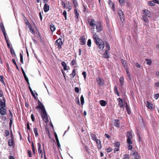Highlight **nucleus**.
I'll use <instances>...</instances> for the list:
<instances>
[{"label":"nucleus","mask_w":159,"mask_h":159,"mask_svg":"<svg viewBox=\"0 0 159 159\" xmlns=\"http://www.w3.org/2000/svg\"><path fill=\"white\" fill-rule=\"evenodd\" d=\"M20 61L22 64L23 63V56L21 53L20 54Z\"/></svg>","instance_id":"8fccbe9b"},{"label":"nucleus","mask_w":159,"mask_h":159,"mask_svg":"<svg viewBox=\"0 0 159 159\" xmlns=\"http://www.w3.org/2000/svg\"><path fill=\"white\" fill-rule=\"evenodd\" d=\"M87 44L88 46L89 47H90L91 46V41L90 39H88L87 42Z\"/></svg>","instance_id":"a18cd8bd"},{"label":"nucleus","mask_w":159,"mask_h":159,"mask_svg":"<svg viewBox=\"0 0 159 159\" xmlns=\"http://www.w3.org/2000/svg\"><path fill=\"white\" fill-rule=\"evenodd\" d=\"M103 57L106 58H107L109 57L107 53H104L103 55Z\"/></svg>","instance_id":"3c124183"},{"label":"nucleus","mask_w":159,"mask_h":159,"mask_svg":"<svg viewBox=\"0 0 159 159\" xmlns=\"http://www.w3.org/2000/svg\"><path fill=\"white\" fill-rule=\"evenodd\" d=\"M51 31L53 32L56 30V28L55 25L53 24H51L50 26Z\"/></svg>","instance_id":"bb28decb"},{"label":"nucleus","mask_w":159,"mask_h":159,"mask_svg":"<svg viewBox=\"0 0 159 159\" xmlns=\"http://www.w3.org/2000/svg\"><path fill=\"white\" fill-rule=\"evenodd\" d=\"M0 107H5V98H3V101L0 99Z\"/></svg>","instance_id":"9d476101"},{"label":"nucleus","mask_w":159,"mask_h":159,"mask_svg":"<svg viewBox=\"0 0 159 159\" xmlns=\"http://www.w3.org/2000/svg\"><path fill=\"white\" fill-rule=\"evenodd\" d=\"M23 76L24 77V78L25 81L27 82L28 84V85H30V84L29 82V79H28V78L27 77V76L26 75H24Z\"/></svg>","instance_id":"4c0bfd02"},{"label":"nucleus","mask_w":159,"mask_h":159,"mask_svg":"<svg viewBox=\"0 0 159 159\" xmlns=\"http://www.w3.org/2000/svg\"><path fill=\"white\" fill-rule=\"evenodd\" d=\"M94 22L95 20L94 19H91L90 22L89 23V25L91 26H93L94 25H95L96 24L94 23Z\"/></svg>","instance_id":"2f4dec72"},{"label":"nucleus","mask_w":159,"mask_h":159,"mask_svg":"<svg viewBox=\"0 0 159 159\" xmlns=\"http://www.w3.org/2000/svg\"><path fill=\"white\" fill-rule=\"evenodd\" d=\"M9 132L8 130H6L5 132V136L7 137L9 135Z\"/></svg>","instance_id":"5fc2aeb1"},{"label":"nucleus","mask_w":159,"mask_h":159,"mask_svg":"<svg viewBox=\"0 0 159 159\" xmlns=\"http://www.w3.org/2000/svg\"><path fill=\"white\" fill-rule=\"evenodd\" d=\"M143 20L146 22H147L148 21V17H150V12L149 11H143Z\"/></svg>","instance_id":"f03ea898"},{"label":"nucleus","mask_w":159,"mask_h":159,"mask_svg":"<svg viewBox=\"0 0 159 159\" xmlns=\"http://www.w3.org/2000/svg\"><path fill=\"white\" fill-rule=\"evenodd\" d=\"M14 143V141L13 139L9 140L8 142V145L10 146L13 145Z\"/></svg>","instance_id":"7c9ffc66"},{"label":"nucleus","mask_w":159,"mask_h":159,"mask_svg":"<svg viewBox=\"0 0 159 159\" xmlns=\"http://www.w3.org/2000/svg\"><path fill=\"white\" fill-rule=\"evenodd\" d=\"M156 3L154 1H149L148 2V4L151 6H153L154 5V3Z\"/></svg>","instance_id":"49530a36"},{"label":"nucleus","mask_w":159,"mask_h":159,"mask_svg":"<svg viewBox=\"0 0 159 159\" xmlns=\"http://www.w3.org/2000/svg\"><path fill=\"white\" fill-rule=\"evenodd\" d=\"M147 107L150 109H152V104L148 102L147 104Z\"/></svg>","instance_id":"f704fd0d"},{"label":"nucleus","mask_w":159,"mask_h":159,"mask_svg":"<svg viewBox=\"0 0 159 159\" xmlns=\"http://www.w3.org/2000/svg\"><path fill=\"white\" fill-rule=\"evenodd\" d=\"M38 106L36 107V109L39 108L43 111V109H45L44 105L41 103V102L39 100L38 101Z\"/></svg>","instance_id":"0eeeda50"},{"label":"nucleus","mask_w":159,"mask_h":159,"mask_svg":"<svg viewBox=\"0 0 159 159\" xmlns=\"http://www.w3.org/2000/svg\"><path fill=\"white\" fill-rule=\"evenodd\" d=\"M123 159H129V155H125L124 156Z\"/></svg>","instance_id":"052dcab7"},{"label":"nucleus","mask_w":159,"mask_h":159,"mask_svg":"<svg viewBox=\"0 0 159 159\" xmlns=\"http://www.w3.org/2000/svg\"><path fill=\"white\" fill-rule=\"evenodd\" d=\"M124 78L123 77H121L119 79V81L121 87H122L123 85L124 84Z\"/></svg>","instance_id":"5701e85b"},{"label":"nucleus","mask_w":159,"mask_h":159,"mask_svg":"<svg viewBox=\"0 0 159 159\" xmlns=\"http://www.w3.org/2000/svg\"><path fill=\"white\" fill-rule=\"evenodd\" d=\"M27 153L29 155V157H32V155H31L32 153H31V151H30V150H28Z\"/></svg>","instance_id":"e2e57ef3"},{"label":"nucleus","mask_w":159,"mask_h":159,"mask_svg":"<svg viewBox=\"0 0 159 159\" xmlns=\"http://www.w3.org/2000/svg\"><path fill=\"white\" fill-rule=\"evenodd\" d=\"M82 75H83L84 79L85 80L86 78V72L85 71H84L82 73Z\"/></svg>","instance_id":"bf43d9fd"},{"label":"nucleus","mask_w":159,"mask_h":159,"mask_svg":"<svg viewBox=\"0 0 159 159\" xmlns=\"http://www.w3.org/2000/svg\"><path fill=\"white\" fill-rule=\"evenodd\" d=\"M114 93L116 94L119 96H120L118 90L117 89V87L116 85L114 86Z\"/></svg>","instance_id":"393cba45"},{"label":"nucleus","mask_w":159,"mask_h":159,"mask_svg":"<svg viewBox=\"0 0 159 159\" xmlns=\"http://www.w3.org/2000/svg\"><path fill=\"white\" fill-rule=\"evenodd\" d=\"M0 119H1V122L4 121L6 120L7 118L6 117L3 116H0Z\"/></svg>","instance_id":"79ce46f5"},{"label":"nucleus","mask_w":159,"mask_h":159,"mask_svg":"<svg viewBox=\"0 0 159 159\" xmlns=\"http://www.w3.org/2000/svg\"><path fill=\"white\" fill-rule=\"evenodd\" d=\"M80 101H81V104L82 105H83L84 104V98L83 95H82L81 96V97H80Z\"/></svg>","instance_id":"37998d69"},{"label":"nucleus","mask_w":159,"mask_h":159,"mask_svg":"<svg viewBox=\"0 0 159 159\" xmlns=\"http://www.w3.org/2000/svg\"><path fill=\"white\" fill-rule=\"evenodd\" d=\"M80 44L82 45H85L86 43V40L84 36H81L80 37Z\"/></svg>","instance_id":"9b49d317"},{"label":"nucleus","mask_w":159,"mask_h":159,"mask_svg":"<svg viewBox=\"0 0 159 159\" xmlns=\"http://www.w3.org/2000/svg\"><path fill=\"white\" fill-rule=\"evenodd\" d=\"M43 8L44 10H49V6L47 4L44 5Z\"/></svg>","instance_id":"e433bc0d"},{"label":"nucleus","mask_w":159,"mask_h":159,"mask_svg":"<svg viewBox=\"0 0 159 159\" xmlns=\"http://www.w3.org/2000/svg\"><path fill=\"white\" fill-rule=\"evenodd\" d=\"M38 151L39 154H41V157H43V153H42V150L41 149V145L39 143H38Z\"/></svg>","instance_id":"4468645a"},{"label":"nucleus","mask_w":159,"mask_h":159,"mask_svg":"<svg viewBox=\"0 0 159 159\" xmlns=\"http://www.w3.org/2000/svg\"><path fill=\"white\" fill-rule=\"evenodd\" d=\"M71 76V77L73 78L75 75V70L74 69L72 70V73L70 75Z\"/></svg>","instance_id":"c9c22d12"},{"label":"nucleus","mask_w":159,"mask_h":159,"mask_svg":"<svg viewBox=\"0 0 159 159\" xmlns=\"http://www.w3.org/2000/svg\"><path fill=\"white\" fill-rule=\"evenodd\" d=\"M106 43L105 46H106V48H107V50H109L110 48L109 45L106 42Z\"/></svg>","instance_id":"603ef678"},{"label":"nucleus","mask_w":159,"mask_h":159,"mask_svg":"<svg viewBox=\"0 0 159 159\" xmlns=\"http://www.w3.org/2000/svg\"><path fill=\"white\" fill-rule=\"evenodd\" d=\"M96 142V143L97 144V146H98V148L99 149H100L102 147H101V141L100 140H99V139H98V140H97L96 141H95Z\"/></svg>","instance_id":"a878e982"},{"label":"nucleus","mask_w":159,"mask_h":159,"mask_svg":"<svg viewBox=\"0 0 159 159\" xmlns=\"http://www.w3.org/2000/svg\"><path fill=\"white\" fill-rule=\"evenodd\" d=\"M130 155L134 157L135 159H139V155L138 153L136 152H134L133 151L131 153Z\"/></svg>","instance_id":"423d86ee"},{"label":"nucleus","mask_w":159,"mask_h":159,"mask_svg":"<svg viewBox=\"0 0 159 159\" xmlns=\"http://www.w3.org/2000/svg\"><path fill=\"white\" fill-rule=\"evenodd\" d=\"M108 3L109 6L111 7V9L114 10L115 8L114 3L111 0H108Z\"/></svg>","instance_id":"f8f14e48"},{"label":"nucleus","mask_w":159,"mask_h":159,"mask_svg":"<svg viewBox=\"0 0 159 159\" xmlns=\"http://www.w3.org/2000/svg\"><path fill=\"white\" fill-rule=\"evenodd\" d=\"M97 81L98 82V84L99 86H102L104 83L103 80L101 78L98 77L96 79Z\"/></svg>","instance_id":"6e6552de"},{"label":"nucleus","mask_w":159,"mask_h":159,"mask_svg":"<svg viewBox=\"0 0 159 159\" xmlns=\"http://www.w3.org/2000/svg\"><path fill=\"white\" fill-rule=\"evenodd\" d=\"M41 116L46 123L48 122V115L45 109H43V111H42Z\"/></svg>","instance_id":"7ed1b4c3"},{"label":"nucleus","mask_w":159,"mask_h":159,"mask_svg":"<svg viewBox=\"0 0 159 159\" xmlns=\"http://www.w3.org/2000/svg\"><path fill=\"white\" fill-rule=\"evenodd\" d=\"M93 38L98 48L100 51L102 50L104 47V42L99 38L98 36L96 34L93 35Z\"/></svg>","instance_id":"f257e3e1"},{"label":"nucleus","mask_w":159,"mask_h":159,"mask_svg":"<svg viewBox=\"0 0 159 159\" xmlns=\"http://www.w3.org/2000/svg\"><path fill=\"white\" fill-rule=\"evenodd\" d=\"M29 27L30 28V32L32 33H34V30L32 29V28L30 26H29Z\"/></svg>","instance_id":"774afa93"},{"label":"nucleus","mask_w":159,"mask_h":159,"mask_svg":"<svg viewBox=\"0 0 159 159\" xmlns=\"http://www.w3.org/2000/svg\"><path fill=\"white\" fill-rule=\"evenodd\" d=\"M3 35H4V38L5 39V40H6V41H8V39L7 38V36H6V32H4V33H3Z\"/></svg>","instance_id":"13d9d810"},{"label":"nucleus","mask_w":159,"mask_h":159,"mask_svg":"<svg viewBox=\"0 0 159 159\" xmlns=\"http://www.w3.org/2000/svg\"><path fill=\"white\" fill-rule=\"evenodd\" d=\"M120 145V143L119 142H116L115 143L114 146L116 148H119Z\"/></svg>","instance_id":"c03bdc74"},{"label":"nucleus","mask_w":159,"mask_h":159,"mask_svg":"<svg viewBox=\"0 0 159 159\" xmlns=\"http://www.w3.org/2000/svg\"><path fill=\"white\" fill-rule=\"evenodd\" d=\"M96 29L97 32H100L102 30V28L100 23H98L96 25Z\"/></svg>","instance_id":"1a4fd4ad"},{"label":"nucleus","mask_w":159,"mask_h":159,"mask_svg":"<svg viewBox=\"0 0 159 159\" xmlns=\"http://www.w3.org/2000/svg\"><path fill=\"white\" fill-rule=\"evenodd\" d=\"M114 125L117 127H120V122L119 120L116 119L114 120Z\"/></svg>","instance_id":"a211bd4d"},{"label":"nucleus","mask_w":159,"mask_h":159,"mask_svg":"<svg viewBox=\"0 0 159 159\" xmlns=\"http://www.w3.org/2000/svg\"><path fill=\"white\" fill-rule=\"evenodd\" d=\"M61 5L63 7V8L64 9L66 7V5L65 3L63 1H61Z\"/></svg>","instance_id":"680f3d73"},{"label":"nucleus","mask_w":159,"mask_h":159,"mask_svg":"<svg viewBox=\"0 0 159 159\" xmlns=\"http://www.w3.org/2000/svg\"><path fill=\"white\" fill-rule=\"evenodd\" d=\"M61 64L62 65V66H63L64 68V70H67V65L66 63L64 62V61L62 62L61 63Z\"/></svg>","instance_id":"c756f323"},{"label":"nucleus","mask_w":159,"mask_h":159,"mask_svg":"<svg viewBox=\"0 0 159 159\" xmlns=\"http://www.w3.org/2000/svg\"><path fill=\"white\" fill-rule=\"evenodd\" d=\"M126 108L127 111V113L129 114H130L131 113V111L130 110V107L128 106L127 104L126 106Z\"/></svg>","instance_id":"72a5a7b5"},{"label":"nucleus","mask_w":159,"mask_h":159,"mask_svg":"<svg viewBox=\"0 0 159 159\" xmlns=\"http://www.w3.org/2000/svg\"><path fill=\"white\" fill-rule=\"evenodd\" d=\"M75 92L78 93L79 92V89L78 87H76L75 88Z\"/></svg>","instance_id":"338daca9"},{"label":"nucleus","mask_w":159,"mask_h":159,"mask_svg":"<svg viewBox=\"0 0 159 159\" xmlns=\"http://www.w3.org/2000/svg\"><path fill=\"white\" fill-rule=\"evenodd\" d=\"M56 141L57 143V147L59 149L61 148V145L59 142L58 139H56Z\"/></svg>","instance_id":"de8ad7c7"},{"label":"nucleus","mask_w":159,"mask_h":159,"mask_svg":"<svg viewBox=\"0 0 159 159\" xmlns=\"http://www.w3.org/2000/svg\"><path fill=\"white\" fill-rule=\"evenodd\" d=\"M23 76L24 77V78L25 81L27 82L28 84V85H30V84L29 82V79H28V78L27 77V76L26 75H24Z\"/></svg>","instance_id":"58836bf2"},{"label":"nucleus","mask_w":159,"mask_h":159,"mask_svg":"<svg viewBox=\"0 0 159 159\" xmlns=\"http://www.w3.org/2000/svg\"><path fill=\"white\" fill-rule=\"evenodd\" d=\"M119 102V106L120 107H122L123 106V100L122 99L120 98H119L118 99Z\"/></svg>","instance_id":"6ab92c4d"},{"label":"nucleus","mask_w":159,"mask_h":159,"mask_svg":"<svg viewBox=\"0 0 159 159\" xmlns=\"http://www.w3.org/2000/svg\"><path fill=\"white\" fill-rule=\"evenodd\" d=\"M66 8L69 9V10H71L72 8V6L70 4L69 2H66Z\"/></svg>","instance_id":"b1692460"},{"label":"nucleus","mask_w":159,"mask_h":159,"mask_svg":"<svg viewBox=\"0 0 159 159\" xmlns=\"http://www.w3.org/2000/svg\"><path fill=\"white\" fill-rule=\"evenodd\" d=\"M105 150L107 152H109L112 151V149L111 148H108L105 149Z\"/></svg>","instance_id":"09e8293b"},{"label":"nucleus","mask_w":159,"mask_h":159,"mask_svg":"<svg viewBox=\"0 0 159 159\" xmlns=\"http://www.w3.org/2000/svg\"><path fill=\"white\" fill-rule=\"evenodd\" d=\"M31 120L33 121H34L35 120V118L34 116V115L33 114H32L31 116Z\"/></svg>","instance_id":"0e129e2a"},{"label":"nucleus","mask_w":159,"mask_h":159,"mask_svg":"<svg viewBox=\"0 0 159 159\" xmlns=\"http://www.w3.org/2000/svg\"><path fill=\"white\" fill-rule=\"evenodd\" d=\"M118 13L121 21L123 22L125 20V16L122 11H118Z\"/></svg>","instance_id":"39448f33"},{"label":"nucleus","mask_w":159,"mask_h":159,"mask_svg":"<svg viewBox=\"0 0 159 159\" xmlns=\"http://www.w3.org/2000/svg\"><path fill=\"white\" fill-rule=\"evenodd\" d=\"M34 132L35 134V137H37L38 135V129L37 128H35L34 129Z\"/></svg>","instance_id":"473e14b6"},{"label":"nucleus","mask_w":159,"mask_h":159,"mask_svg":"<svg viewBox=\"0 0 159 159\" xmlns=\"http://www.w3.org/2000/svg\"><path fill=\"white\" fill-rule=\"evenodd\" d=\"M127 137L128 138L132 139L133 138V133L132 132L128 131L127 133Z\"/></svg>","instance_id":"412c9836"},{"label":"nucleus","mask_w":159,"mask_h":159,"mask_svg":"<svg viewBox=\"0 0 159 159\" xmlns=\"http://www.w3.org/2000/svg\"><path fill=\"white\" fill-rule=\"evenodd\" d=\"M0 28L3 32V33H4V32H6V30L5 29L4 27V26L3 24L2 23H0Z\"/></svg>","instance_id":"4be33fe9"},{"label":"nucleus","mask_w":159,"mask_h":159,"mask_svg":"<svg viewBox=\"0 0 159 159\" xmlns=\"http://www.w3.org/2000/svg\"><path fill=\"white\" fill-rule=\"evenodd\" d=\"M75 11V20L76 22L78 21L79 20V12L78 11Z\"/></svg>","instance_id":"dca6fc26"},{"label":"nucleus","mask_w":159,"mask_h":159,"mask_svg":"<svg viewBox=\"0 0 159 159\" xmlns=\"http://www.w3.org/2000/svg\"><path fill=\"white\" fill-rule=\"evenodd\" d=\"M147 63L146 64L147 65H149L151 66L152 64V61L151 59H146Z\"/></svg>","instance_id":"a19ab883"},{"label":"nucleus","mask_w":159,"mask_h":159,"mask_svg":"<svg viewBox=\"0 0 159 159\" xmlns=\"http://www.w3.org/2000/svg\"><path fill=\"white\" fill-rule=\"evenodd\" d=\"M90 136H91L92 139L93 140H94L95 141H96L98 140V139H97L96 136L95 134H90Z\"/></svg>","instance_id":"cd10ccee"},{"label":"nucleus","mask_w":159,"mask_h":159,"mask_svg":"<svg viewBox=\"0 0 159 159\" xmlns=\"http://www.w3.org/2000/svg\"><path fill=\"white\" fill-rule=\"evenodd\" d=\"M23 76L24 77V78L25 81L27 82L28 84V85H30V84L29 82V79H28V78L27 77V76L26 75H24Z\"/></svg>","instance_id":"ea45409f"},{"label":"nucleus","mask_w":159,"mask_h":159,"mask_svg":"<svg viewBox=\"0 0 159 159\" xmlns=\"http://www.w3.org/2000/svg\"><path fill=\"white\" fill-rule=\"evenodd\" d=\"M6 42H7V46L8 48L10 49L11 53H12V51H13V53H14V54H15V55L16 56L15 52L14 49H13L12 47H11L10 45L9 42V41H6Z\"/></svg>","instance_id":"ddd939ff"},{"label":"nucleus","mask_w":159,"mask_h":159,"mask_svg":"<svg viewBox=\"0 0 159 159\" xmlns=\"http://www.w3.org/2000/svg\"><path fill=\"white\" fill-rule=\"evenodd\" d=\"M131 139L130 138H128L127 139V143L128 144H131L132 142L131 141Z\"/></svg>","instance_id":"6e6d98bb"},{"label":"nucleus","mask_w":159,"mask_h":159,"mask_svg":"<svg viewBox=\"0 0 159 159\" xmlns=\"http://www.w3.org/2000/svg\"><path fill=\"white\" fill-rule=\"evenodd\" d=\"M159 98V94L157 93L154 95V98L155 99H157Z\"/></svg>","instance_id":"69168bd1"},{"label":"nucleus","mask_w":159,"mask_h":159,"mask_svg":"<svg viewBox=\"0 0 159 159\" xmlns=\"http://www.w3.org/2000/svg\"><path fill=\"white\" fill-rule=\"evenodd\" d=\"M72 2L75 7V10H77L78 9V7L77 0H72Z\"/></svg>","instance_id":"f3484780"},{"label":"nucleus","mask_w":159,"mask_h":159,"mask_svg":"<svg viewBox=\"0 0 159 159\" xmlns=\"http://www.w3.org/2000/svg\"><path fill=\"white\" fill-rule=\"evenodd\" d=\"M63 15L64 16L65 20L66 19V11H64L63 12Z\"/></svg>","instance_id":"4d7b16f0"},{"label":"nucleus","mask_w":159,"mask_h":159,"mask_svg":"<svg viewBox=\"0 0 159 159\" xmlns=\"http://www.w3.org/2000/svg\"><path fill=\"white\" fill-rule=\"evenodd\" d=\"M4 107H1L0 108V114L2 115H5L7 113L6 109Z\"/></svg>","instance_id":"2eb2a0df"},{"label":"nucleus","mask_w":159,"mask_h":159,"mask_svg":"<svg viewBox=\"0 0 159 159\" xmlns=\"http://www.w3.org/2000/svg\"><path fill=\"white\" fill-rule=\"evenodd\" d=\"M121 62L125 68H128V64L123 59H122L121 60Z\"/></svg>","instance_id":"aec40b11"},{"label":"nucleus","mask_w":159,"mask_h":159,"mask_svg":"<svg viewBox=\"0 0 159 159\" xmlns=\"http://www.w3.org/2000/svg\"><path fill=\"white\" fill-rule=\"evenodd\" d=\"M76 64V60L75 59H73L71 61V65L73 66L74 65Z\"/></svg>","instance_id":"864d4df0"},{"label":"nucleus","mask_w":159,"mask_h":159,"mask_svg":"<svg viewBox=\"0 0 159 159\" xmlns=\"http://www.w3.org/2000/svg\"><path fill=\"white\" fill-rule=\"evenodd\" d=\"M100 103L102 106H105L107 104L106 102L103 100H101L100 101Z\"/></svg>","instance_id":"c85d7f7f"},{"label":"nucleus","mask_w":159,"mask_h":159,"mask_svg":"<svg viewBox=\"0 0 159 159\" xmlns=\"http://www.w3.org/2000/svg\"><path fill=\"white\" fill-rule=\"evenodd\" d=\"M63 44L61 39V38H59L57 39L55 42V44L57 46V48L59 49H61V46Z\"/></svg>","instance_id":"20e7f679"}]
</instances>
